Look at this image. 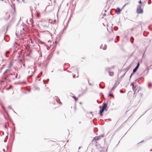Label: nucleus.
Returning <instances> with one entry per match:
<instances>
[{
    "label": "nucleus",
    "mask_w": 152,
    "mask_h": 152,
    "mask_svg": "<svg viewBox=\"0 0 152 152\" xmlns=\"http://www.w3.org/2000/svg\"><path fill=\"white\" fill-rule=\"evenodd\" d=\"M15 75V73H13L7 75L5 78V79H6L7 78H9V81H11V80H13L16 78L18 77V74L15 76H13V75Z\"/></svg>",
    "instance_id": "nucleus-1"
},
{
    "label": "nucleus",
    "mask_w": 152,
    "mask_h": 152,
    "mask_svg": "<svg viewBox=\"0 0 152 152\" xmlns=\"http://www.w3.org/2000/svg\"><path fill=\"white\" fill-rule=\"evenodd\" d=\"M29 74L30 75L29 76L31 77L34 74V72L35 71V69L34 66H31L29 68Z\"/></svg>",
    "instance_id": "nucleus-2"
},
{
    "label": "nucleus",
    "mask_w": 152,
    "mask_h": 152,
    "mask_svg": "<svg viewBox=\"0 0 152 152\" xmlns=\"http://www.w3.org/2000/svg\"><path fill=\"white\" fill-rule=\"evenodd\" d=\"M107 105L106 103H103V106L102 109L99 110V113L101 116H102V113L104 112V110L107 108Z\"/></svg>",
    "instance_id": "nucleus-3"
},
{
    "label": "nucleus",
    "mask_w": 152,
    "mask_h": 152,
    "mask_svg": "<svg viewBox=\"0 0 152 152\" xmlns=\"http://www.w3.org/2000/svg\"><path fill=\"white\" fill-rule=\"evenodd\" d=\"M137 12L138 14H142L143 12V10L141 8V5H138L137 9Z\"/></svg>",
    "instance_id": "nucleus-4"
},
{
    "label": "nucleus",
    "mask_w": 152,
    "mask_h": 152,
    "mask_svg": "<svg viewBox=\"0 0 152 152\" xmlns=\"http://www.w3.org/2000/svg\"><path fill=\"white\" fill-rule=\"evenodd\" d=\"M100 139V136H99L98 137H95L93 140H92V142L94 141L96 143H97V142L96 141L97 140H99Z\"/></svg>",
    "instance_id": "nucleus-5"
},
{
    "label": "nucleus",
    "mask_w": 152,
    "mask_h": 152,
    "mask_svg": "<svg viewBox=\"0 0 152 152\" xmlns=\"http://www.w3.org/2000/svg\"><path fill=\"white\" fill-rule=\"evenodd\" d=\"M111 68L110 67L107 68L105 69V70L107 71L109 73V75L110 76H112L113 75V73L112 72H110V70Z\"/></svg>",
    "instance_id": "nucleus-6"
},
{
    "label": "nucleus",
    "mask_w": 152,
    "mask_h": 152,
    "mask_svg": "<svg viewBox=\"0 0 152 152\" xmlns=\"http://www.w3.org/2000/svg\"><path fill=\"white\" fill-rule=\"evenodd\" d=\"M140 65V63L139 62H138L137 64V66H136V67L133 69V73L135 72L137 70V69L138 68L139 66Z\"/></svg>",
    "instance_id": "nucleus-7"
},
{
    "label": "nucleus",
    "mask_w": 152,
    "mask_h": 152,
    "mask_svg": "<svg viewBox=\"0 0 152 152\" xmlns=\"http://www.w3.org/2000/svg\"><path fill=\"white\" fill-rule=\"evenodd\" d=\"M48 27V25H41V27L43 29H47Z\"/></svg>",
    "instance_id": "nucleus-8"
},
{
    "label": "nucleus",
    "mask_w": 152,
    "mask_h": 152,
    "mask_svg": "<svg viewBox=\"0 0 152 152\" xmlns=\"http://www.w3.org/2000/svg\"><path fill=\"white\" fill-rule=\"evenodd\" d=\"M103 45H101L100 46V48H102L104 50H105L107 47V46L106 45H104V46L103 47Z\"/></svg>",
    "instance_id": "nucleus-9"
},
{
    "label": "nucleus",
    "mask_w": 152,
    "mask_h": 152,
    "mask_svg": "<svg viewBox=\"0 0 152 152\" xmlns=\"http://www.w3.org/2000/svg\"><path fill=\"white\" fill-rule=\"evenodd\" d=\"M121 10L119 8H117L115 10V12L117 14H119L120 13Z\"/></svg>",
    "instance_id": "nucleus-10"
},
{
    "label": "nucleus",
    "mask_w": 152,
    "mask_h": 152,
    "mask_svg": "<svg viewBox=\"0 0 152 152\" xmlns=\"http://www.w3.org/2000/svg\"><path fill=\"white\" fill-rule=\"evenodd\" d=\"M132 89L133 90V91L134 92V93H135V92L137 90L136 89L135 87H134V85L133 84V83H132Z\"/></svg>",
    "instance_id": "nucleus-11"
},
{
    "label": "nucleus",
    "mask_w": 152,
    "mask_h": 152,
    "mask_svg": "<svg viewBox=\"0 0 152 152\" xmlns=\"http://www.w3.org/2000/svg\"><path fill=\"white\" fill-rule=\"evenodd\" d=\"M9 71V69H7L5 71V72H4V73H3V75H5V74L7 73L8 71Z\"/></svg>",
    "instance_id": "nucleus-12"
},
{
    "label": "nucleus",
    "mask_w": 152,
    "mask_h": 152,
    "mask_svg": "<svg viewBox=\"0 0 152 152\" xmlns=\"http://www.w3.org/2000/svg\"><path fill=\"white\" fill-rule=\"evenodd\" d=\"M134 40L133 38L132 37H131L130 38V41L132 43H133V42L132 40Z\"/></svg>",
    "instance_id": "nucleus-13"
},
{
    "label": "nucleus",
    "mask_w": 152,
    "mask_h": 152,
    "mask_svg": "<svg viewBox=\"0 0 152 152\" xmlns=\"http://www.w3.org/2000/svg\"><path fill=\"white\" fill-rule=\"evenodd\" d=\"M116 85L115 84L114 85V86L111 89V91L113 90L114 89V88L116 87Z\"/></svg>",
    "instance_id": "nucleus-14"
},
{
    "label": "nucleus",
    "mask_w": 152,
    "mask_h": 152,
    "mask_svg": "<svg viewBox=\"0 0 152 152\" xmlns=\"http://www.w3.org/2000/svg\"><path fill=\"white\" fill-rule=\"evenodd\" d=\"M148 86L150 88H151L152 86V84L151 83H149L148 84Z\"/></svg>",
    "instance_id": "nucleus-15"
},
{
    "label": "nucleus",
    "mask_w": 152,
    "mask_h": 152,
    "mask_svg": "<svg viewBox=\"0 0 152 152\" xmlns=\"http://www.w3.org/2000/svg\"><path fill=\"white\" fill-rule=\"evenodd\" d=\"M73 98L75 99V101H77V99H78L77 98H76V97H75L74 96H73Z\"/></svg>",
    "instance_id": "nucleus-16"
},
{
    "label": "nucleus",
    "mask_w": 152,
    "mask_h": 152,
    "mask_svg": "<svg viewBox=\"0 0 152 152\" xmlns=\"http://www.w3.org/2000/svg\"><path fill=\"white\" fill-rule=\"evenodd\" d=\"M45 20L44 19H42L41 21L40 22L42 23H43L45 21Z\"/></svg>",
    "instance_id": "nucleus-17"
},
{
    "label": "nucleus",
    "mask_w": 152,
    "mask_h": 152,
    "mask_svg": "<svg viewBox=\"0 0 152 152\" xmlns=\"http://www.w3.org/2000/svg\"><path fill=\"white\" fill-rule=\"evenodd\" d=\"M37 17L39 18V14L38 13H37Z\"/></svg>",
    "instance_id": "nucleus-18"
},
{
    "label": "nucleus",
    "mask_w": 152,
    "mask_h": 152,
    "mask_svg": "<svg viewBox=\"0 0 152 152\" xmlns=\"http://www.w3.org/2000/svg\"><path fill=\"white\" fill-rule=\"evenodd\" d=\"M108 96H113V94H109L108 95Z\"/></svg>",
    "instance_id": "nucleus-19"
},
{
    "label": "nucleus",
    "mask_w": 152,
    "mask_h": 152,
    "mask_svg": "<svg viewBox=\"0 0 152 152\" xmlns=\"http://www.w3.org/2000/svg\"><path fill=\"white\" fill-rule=\"evenodd\" d=\"M9 53V51H7L6 52V53H5V55H7V53Z\"/></svg>",
    "instance_id": "nucleus-20"
},
{
    "label": "nucleus",
    "mask_w": 152,
    "mask_h": 152,
    "mask_svg": "<svg viewBox=\"0 0 152 152\" xmlns=\"http://www.w3.org/2000/svg\"><path fill=\"white\" fill-rule=\"evenodd\" d=\"M120 92L121 93H124L125 92L124 91H123L122 90H120Z\"/></svg>",
    "instance_id": "nucleus-21"
},
{
    "label": "nucleus",
    "mask_w": 152,
    "mask_h": 152,
    "mask_svg": "<svg viewBox=\"0 0 152 152\" xmlns=\"http://www.w3.org/2000/svg\"><path fill=\"white\" fill-rule=\"evenodd\" d=\"M99 86L100 87V88H104V87H102L101 86V85L100 84H99Z\"/></svg>",
    "instance_id": "nucleus-22"
},
{
    "label": "nucleus",
    "mask_w": 152,
    "mask_h": 152,
    "mask_svg": "<svg viewBox=\"0 0 152 152\" xmlns=\"http://www.w3.org/2000/svg\"><path fill=\"white\" fill-rule=\"evenodd\" d=\"M100 136V138H101V137H104V134H102V135H101Z\"/></svg>",
    "instance_id": "nucleus-23"
},
{
    "label": "nucleus",
    "mask_w": 152,
    "mask_h": 152,
    "mask_svg": "<svg viewBox=\"0 0 152 152\" xmlns=\"http://www.w3.org/2000/svg\"><path fill=\"white\" fill-rule=\"evenodd\" d=\"M8 108L10 109H12V107H11V106H9Z\"/></svg>",
    "instance_id": "nucleus-24"
},
{
    "label": "nucleus",
    "mask_w": 152,
    "mask_h": 152,
    "mask_svg": "<svg viewBox=\"0 0 152 152\" xmlns=\"http://www.w3.org/2000/svg\"><path fill=\"white\" fill-rule=\"evenodd\" d=\"M35 89L39 91V88H35Z\"/></svg>",
    "instance_id": "nucleus-25"
},
{
    "label": "nucleus",
    "mask_w": 152,
    "mask_h": 152,
    "mask_svg": "<svg viewBox=\"0 0 152 152\" xmlns=\"http://www.w3.org/2000/svg\"><path fill=\"white\" fill-rule=\"evenodd\" d=\"M142 3V2H141V0H140L139 1V3H140V4H141Z\"/></svg>",
    "instance_id": "nucleus-26"
},
{
    "label": "nucleus",
    "mask_w": 152,
    "mask_h": 152,
    "mask_svg": "<svg viewBox=\"0 0 152 152\" xmlns=\"http://www.w3.org/2000/svg\"><path fill=\"white\" fill-rule=\"evenodd\" d=\"M95 144H96V147H98V145L97 144V143H95Z\"/></svg>",
    "instance_id": "nucleus-27"
},
{
    "label": "nucleus",
    "mask_w": 152,
    "mask_h": 152,
    "mask_svg": "<svg viewBox=\"0 0 152 152\" xmlns=\"http://www.w3.org/2000/svg\"><path fill=\"white\" fill-rule=\"evenodd\" d=\"M75 75H73V78H75Z\"/></svg>",
    "instance_id": "nucleus-28"
},
{
    "label": "nucleus",
    "mask_w": 152,
    "mask_h": 152,
    "mask_svg": "<svg viewBox=\"0 0 152 152\" xmlns=\"http://www.w3.org/2000/svg\"><path fill=\"white\" fill-rule=\"evenodd\" d=\"M11 64H10L9 66V68H10L11 67Z\"/></svg>",
    "instance_id": "nucleus-29"
},
{
    "label": "nucleus",
    "mask_w": 152,
    "mask_h": 152,
    "mask_svg": "<svg viewBox=\"0 0 152 152\" xmlns=\"http://www.w3.org/2000/svg\"><path fill=\"white\" fill-rule=\"evenodd\" d=\"M23 32H22L21 31H20V33L22 34Z\"/></svg>",
    "instance_id": "nucleus-30"
},
{
    "label": "nucleus",
    "mask_w": 152,
    "mask_h": 152,
    "mask_svg": "<svg viewBox=\"0 0 152 152\" xmlns=\"http://www.w3.org/2000/svg\"><path fill=\"white\" fill-rule=\"evenodd\" d=\"M134 73H133H133H132L131 74V76H132V75Z\"/></svg>",
    "instance_id": "nucleus-31"
},
{
    "label": "nucleus",
    "mask_w": 152,
    "mask_h": 152,
    "mask_svg": "<svg viewBox=\"0 0 152 152\" xmlns=\"http://www.w3.org/2000/svg\"><path fill=\"white\" fill-rule=\"evenodd\" d=\"M22 29L23 31L25 30V29L24 28H23Z\"/></svg>",
    "instance_id": "nucleus-32"
},
{
    "label": "nucleus",
    "mask_w": 152,
    "mask_h": 152,
    "mask_svg": "<svg viewBox=\"0 0 152 152\" xmlns=\"http://www.w3.org/2000/svg\"><path fill=\"white\" fill-rule=\"evenodd\" d=\"M143 141H143V140H142V141H141L140 142H143Z\"/></svg>",
    "instance_id": "nucleus-33"
},
{
    "label": "nucleus",
    "mask_w": 152,
    "mask_h": 152,
    "mask_svg": "<svg viewBox=\"0 0 152 152\" xmlns=\"http://www.w3.org/2000/svg\"><path fill=\"white\" fill-rule=\"evenodd\" d=\"M80 148H81V147H80L78 149H80Z\"/></svg>",
    "instance_id": "nucleus-34"
},
{
    "label": "nucleus",
    "mask_w": 152,
    "mask_h": 152,
    "mask_svg": "<svg viewBox=\"0 0 152 152\" xmlns=\"http://www.w3.org/2000/svg\"><path fill=\"white\" fill-rule=\"evenodd\" d=\"M150 0H149V4H150Z\"/></svg>",
    "instance_id": "nucleus-35"
},
{
    "label": "nucleus",
    "mask_w": 152,
    "mask_h": 152,
    "mask_svg": "<svg viewBox=\"0 0 152 152\" xmlns=\"http://www.w3.org/2000/svg\"><path fill=\"white\" fill-rule=\"evenodd\" d=\"M10 88H10H8L7 89H9Z\"/></svg>",
    "instance_id": "nucleus-36"
},
{
    "label": "nucleus",
    "mask_w": 152,
    "mask_h": 152,
    "mask_svg": "<svg viewBox=\"0 0 152 152\" xmlns=\"http://www.w3.org/2000/svg\"><path fill=\"white\" fill-rule=\"evenodd\" d=\"M132 76H131V75H130V77L131 78V77Z\"/></svg>",
    "instance_id": "nucleus-37"
},
{
    "label": "nucleus",
    "mask_w": 152,
    "mask_h": 152,
    "mask_svg": "<svg viewBox=\"0 0 152 152\" xmlns=\"http://www.w3.org/2000/svg\"><path fill=\"white\" fill-rule=\"evenodd\" d=\"M3 151H4V152L5 151V150H4V149H3Z\"/></svg>",
    "instance_id": "nucleus-38"
},
{
    "label": "nucleus",
    "mask_w": 152,
    "mask_h": 152,
    "mask_svg": "<svg viewBox=\"0 0 152 152\" xmlns=\"http://www.w3.org/2000/svg\"><path fill=\"white\" fill-rule=\"evenodd\" d=\"M125 5H126V4L125 5H124V6H123V7H124Z\"/></svg>",
    "instance_id": "nucleus-39"
},
{
    "label": "nucleus",
    "mask_w": 152,
    "mask_h": 152,
    "mask_svg": "<svg viewBox=\"0 0 152 152\" xmlns=\"http://www.w3.org/2000/svg\"><path fill=\"white\" fill-rule=\"evenodd\" d=\"M79 123H80H80H81V122H79Z\"/></svg>",
    "instance_id": "nucleus-40"
},
{
    "label": "nucleus",
    "mask_w": 152,
    "mask_h": 152,
    "mask_svg": "<svg viewBox=\"0 0 152 152\" xmlns=\"http://www.w3.org/2000/svg\"><path fill=\"white\" fill-rule=\"evenodd\" d=\"M151 151H152V149L150 150Z\"/></svg>",
    "instance_id": "nucleus-41"
},
{
    "label": "nucleus",
    "mask_w": 152,
    "mask_h": 152,
    "mask_svg": "<svg viewBox=\"0 0 152 152\" xmlns=\"http://www.w3.org/2000/svg\"><path fill=\"white\" fill-rule=\"evenodd\" d=\"M41 74H42V72H41Z\"/></svg>",
    "instance_id": "nucleus-42"
},
{
    "label": "nucleus",
    "mask_w": 152,
    "mask_h": 152,
    "mask_svg": "<svg viewBox=\"0 0 152 152\" xmlns=\"http://www.w3.org/2000/svg\"><path fill=\"white\" fill-rule=\"evenodd\" d=\"M20 76H19L18 78H20Z\"/></svg>",
    "instance_id": "nucleus-43"
},
{
    "label": "nucleus",
    "mask_w": 152,
    "mask_h": 152,
    "mask_svg": "<svg viewBox=\"0 0 152 152\" xmlns=\"http://www.w3.org/2000/svg\"><path fill=\"white\" fill-rule=\"evenodd\" d=\"M47 80H49V79H48Z\"/></svg>",
    "instance_id": "nucleus-44"
},
{
    "label": "nucleus",
    "mask_w": 152,
    "mask_h": 152,
    "mask_svg": "<svg viewBox=\"0 0 152 152\" xmlns=\"http://www.w3.org/2000/svg\"><path fill=\"white\" fill-rule=\"evenodd\" d=\"M11 86H11V85H10V87H11Z\"/></svg>",
    "instance_id": "nucleus-45"
},
{
    "label": "nucleus",
    "mask_w": 152,
    "mask_h": 152,
    "mask_svg": "<svg viewBox=\"0 0 152 152\" xmlns=\"http://www.w3.org/2000/svg\"><path fill=\"white\" fill-rule=\"evenodd\" d=\"M17 1H18L19 0H17Z\"/></svg>",
    "instance_id": "nucleus-46"
},
{
    "label": "nucleus",
    "mask_w": 152,
    "mask_h": 152,
    "mask_svg": "<svg viewBox=\"0 0 152 152\" xmlns=\"http://www.w3.org/2000/svg\"><path fill=\"white\" fill-rule=\"evenodd\" d=\"M23 1L24 2V0H23Z\"/></svg>",
    "instance_id": "nucleus-47"
}]
</instances>
